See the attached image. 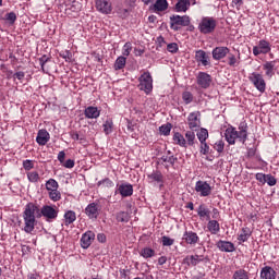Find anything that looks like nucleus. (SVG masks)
<instances>
[{
  "instance_id": "f257e3e1",
  "label": "nucleus",
  "mask_w": 279,
  "mask_h": 279,
  "mask_svg": "<svg viewBox=\"0 0 279 279\" xmlns=\"http://www.w3.org/2000/svg\"><path fill=\"white\" fill-rule=\"evenodd\" d=\"M40 217H45L46 221H53L54 219H58V210L49 205H45L40 208V206L34 203H28L25 206L23 211V230L26 234H32L36 228V219H40Z\"/></svg>"
},
{
  "instance_id": "f03ea898",
  "label": "nucleus",
  "mask_w": 279,
  "mask_h": 279,
  "mask_svg": "<svg viewBox=\"0 0 279 279\" xmlns=\"http://www.w3.org/2000/svg\"><path fill=\"white\" fill-rule=\"evenodd\" d=\"M229 126L225 131V138L229 145H236V138L242 145L247 142V123L241 122L238 128Z\"/></svg>"
},
{
  "instance_id": "7ed1b4c3",
  "label": "nucleus",
  "mask_w": 279,
  "mask_h": 279,
  "mask_svg": "<svg viewBox=\"0 0 279 279\" xmlns=\"http://www.w3.org/2000/svg\"><path fill=\"white\" fill-rule=\"evenodd\" d=\"M172 141L174 145L183 147L184 149L189 147H195L197 138L195 137V132L186 131L185 135H182L180 132H174L172 135Z\"/></svg>"
},
{
  "instance_id": "20e7f679",
  "label": "nucleus",
  "mask_w": 279,
  "mask_h": 279,
  "mask_svg": "<svg viewBox=\"0 0 279 279\" xmlns=\"http://www.w3.org/2000/svg\"><path fill=\"white\" fill-rule=\"evenodd\" d=\"M217 29V19L213 16H204L198 23L201 34H213Z\"/></svg>"
},
{
  "instance_id": "39448f33",
  "label": "nucleus",
  "mask_w": 279,
  "mask_h": 279,
  "mask_svg": "<svg viewBox=\"0 0 279 279\" xmlns=\"http://www.w3.org/2000/svg\"><path fill=\"white\" fill-rule=\"evenodd\" d=\"M191 25V16L189 15H172L170 16V29L173 32H180L182 27H189Z\"/></svg>"
},
{
  "instance_id": "423d86ee",
  "label": "nucleus",
  "mask_w": 279,
  "mask_h": 279,
  "mask_svg": "<svg viewBox=\"0 0 279 279\" xmlns=\"http://www.w3.org/2000/svg\"><path fill=\"white\" fill-rule=\"evenodd\" d=\"M248 81L253 84L256 90H258V93H265V90H267V82H265L263 74L253 72L250 74Z\"/></svg>"
},
{
  "instance_id": "0eeeda50",
  "label": "nucleus",
  "mask_w": 279,
  "mask_h": 279,
  "mask_svg": "<svg viewBox=\"0 0 279 279\" xmlns=\"http://www.w3.org/2000/svg\"><path fill=\"white\" fill-rule=\"evenodd\" d=\"M267 53H271V43L267 39L259 40L258 45L253 47V56H267Z\"/></svg>"
},
{
  "instance_id": "6e6552de",
  "label": "nucleus",
  "mask_w": 279,
  "mask_h": 279,
  "mask_svg": "<svg viewBox=\"0 0 279 279\" xmlns=\"http://www.w3.org/2000/svg\"><path fill=\"white\" fill-rule=\"evenodd\" d=\"M141 90L149 95L154 90V78L149 72H144L141 75Z\"/></svg>"
},
{
  "instance_id": "1a4fd4ad",
  "label": "nucleus",
  "mask_w": 279,
  "mask_h": 279,
  "mask_svg": "<svg viewBox=\"0 0 279 279\" xmlns=\"http://www.w3.org/2000/svg\"><path fill=\"white\" fill-rule=\"evenodd\" d=\"M202 113L199 111H193L187 117V125L190 128V132H197L202 126V120L199 119Z\"/></svg>"
},
{
  "instance_id": "9d476101",
  "label": "nucleus",
  "mask_w": 279,
  "mask_h": 279,
  "mask_svg": "<svg viewBox=\"0 0 279 279\" xmlns=\"http://www.w3.org/2000/svg\"><path fill=\"white\" fill-rule=\"evenodd\" d=\"M208 260V257L204 255H187L184 259L183 263L184 265H187V267H197L199 263H204Z\"/></svg>"
},
{
  "instance_id": "9b49d317",
  "label": "nucleus",
  "mask_w": 279,
  "mask_h": 279,
  "mask_svg": "<svg viewBox=\"0 0 279 279\" xmlns=\"http://www.w3.org/2000/svg\"><path fill=\"white\" fill-rule=\"evenodd\" d=\"M196 193H199L201 197H208L213 193V187L206 181H197L195 185Z\"/></svg>"
},
{
  "instance_id": "f8f14e48",
  "label": "nucleus",
  "mask_w": 279,
  "mask_h": 279,
  "mask_svg": "<svg viewBox=\"0 0 279 279\" xmlns=\"http://www.w3.org/2000/svg\"><path fill=\"white\" fill-rule=\"evenodd\" d=\"M230 54V48L226 46H218L213 49L211 56L213 60L219 61L223 60V58H227Z\"/></svg>"
},
{
  "instance_id": "ddd939ff",
  "label": "nucleus",
  "mask_w": 279,
  "mask_h": 279,
  "mask_svg": "<svg viewBox=\"0 0 279 279\" xmlns=\"http://www.w3.org/2000/svg\"><path fill=\"white\" fill-rule=\"evenodd\" d=\"M196 82L201 88H210L213 76L206 72H199L196 76Z\"/></svg>"
},
{
  "instance_id": "4468645a",
  "label": "nucleus",
  "mask_w": 279,
  "mask_h": 279,
  "mask_svg": "<svg viewBox=\"0 0 279 279\" xmlns=\"http://www.w3.org/2000/svg\"><path fill=\"white\" fill-rule=\"evenodd\" d=\"M195 60L198 64H202V66H210V56L204 50L195 51Z\"/></svg>"
},
{
  "instance_id": "2eb2a0df",
  "label": "nucleus",
  "mask_w": 279,
  "mask_h": 279,
  "mask_svg": "<svg viewBox=\"0 0 279 279\" xmlns=\"http://www.w3.org/2000/svg\"><path fill=\"white\" fill-rule=\"evenodd\" d=\"M99 205L97 203H90L85 208V215L88 217V219H97L99 217Z\"/></svg>"
},
{
  "instance_id": "dca6fc26",
  "label": "nucleus",
  "mask_w": 279,
  "mask_h": 279,
  "mask_svg": "<svg viewBox=\"0 0 279 279\" xmlns=\"http://www.w3.org/2000/svg\"><path fill=\"white\" fill-rule=\"evenodd\" d=\"M93 241H95V233L93 231H87L81 238V246L83 250H88V247L93 245Z\"/></svg>"
},
{
  "instance_id": "f3484780",
  "label": "nucleus",
  "mask_w": 279,
  "mask_h": 279,
  "mask_svg": "<svg viewBox=\"0 0 279 279\" xmlns=\"http://www.w3.org/2000/svg\"><path fill=\"white\" fill-rule=\"evenodd\" d=\"M182 240L185 241L187 245H197V243H199V235L193 231H185Z\"/></svg>"
},
{
  "instance_id": "a211bd4d",
  "label": "nucleus",
  "mask_w": 279,
  "mask_h": 279,
  "mask_svg": "<svg viewBox=\"0 0 279 279\" xmlns=\"http://www.w3.org/2000/svg\"><path fill=\"white\" fill-rule=\"evenodd\" d=\"M96 9L102 14H110L112 12V4L109 0H97Z\"/></svg>"
},
{
  "instance_id": "6ab92c4d",
  "label": "nucleus",
  "mask_w": 279,
  "mask_h": 279,
  "mask_svg": "<svg viewBox=\"0 0 279 279\" xmlns=\"http://www.w3.org/2000/svg\"><path fill=\"white\" fill-rule=\"evenodd\" d=\"M49 141H51V135L47 132V130H39L37 133L36 143H38L41 147H45Z\"/></svg>"
},
{
  "instance_id": "aec40b11",
  "label": "nucleus",
  "mask_w": 279,
  "mask_h": 279,
  "mask_svg": "<svg viewBox=\"0 0 279 279\" xmlns=\"http://www.w3.org/2000/svg\"><path fill=\"white\" fill-rule=\"evenodd\" d=\"M216 247H218V250L220 252H234V250H236L234 247V243L230 242V241H223V240H219L217 243H216Z\"/></svg>"
},
{
  "instance_id": "412c9836",
  "label": "nucleus",
  "mask_w": 279,
  "mask_h": 279,
  "mask_svg": "<svg viewBox=\"0 0 279 279\" xmlns=\"http://www.w3.org/2000/svg\"><path fill=\"white\" fill-rule=\"evenodd\" d=\"M84 114L86 119H99L101 111L97 107L89 106L85 108Z\"/></svg>"
},
{
  "instance_id": "4be33fe9",
  "label": "nucleus",
  "mask_w": 279,
  "mask_h": 279,
  "mask_svg": "<svg viewBox=\"0 0 279 279\" xmlns=\"http://www.w3.org/2000/svg\"><path fill=\"white\" fill-rule=\"evenodd\" d=\"M197 215L199 219H206V221H210V209H208V207L205 204L198 206Z\"/></svg>"
},
{
  "instance_id": "5701e85b",
  "label": "nucleus",
  "mask_w": 279,
  "mask_h": 279,
  "mask_svg": "<svg viewBox=\"0 0 279 279\" xmlns=\"http://www.w3.org/2000/svg\"><path fill=\"white\" fill-rule=\"evenodd\" d=\"M191 8V0H178L174 5L175 12H186Z\"/></svg>"
},
{
  "instance_id": "b1692460",
  "label": "nucleus",
  "mask_w": 279,
  "mask_h": 279,
  "mask_svg": "<svg viewBox=\"0 0 279 279\" xmlns=\"http://www.w3.org/2000/svg\"><path fill=\"white\" fill-rule=\"evenodd\" d=\"M262 279H276V270L270 266H265L260 271Z\"/></svg>"
},
{
  "instance_id": "393cba45",
  "label": "nucleus",
  "mask_w": 279,
  "mask_h": 279,
  "mask_svg": "<svg viewBox=\"0 0 279 279\" xmlns=\"http://www.w3.org/2000/svg\"><path fill=\"white\" fill-rule=\"evenodd\" d=\"M207 230L210 232V234H219L221 230L219 221L209 219L207 222Z\"/></svg>"
},
{
  "instance_id": "a878e982",
  "label": "nucleus",
  "mask_w": 279,
  "mask_h": 279,
  "mask_svg": "<svg viewBox=\"0 0 279 279\" xmlns=\"http://www.w3.org/2000/svg\"><path fill=\"white\" fill-rule=\"evenodd\" d=\"M250 236H252V229H250V227H244L238 235V241H240V243H245L250 240Z\"/></svg>"
},
{
  "instance_id": "bb28decb",
  "label": "nucleus",
  "mask_w": 279,
  "mask_h": 279,
  "mask_svg": "<svg viewBox=\"0 0 279 279\" xmlns=\"http://www.w3.org/2000/svg\"><path fill=\"white\" fill-rule=\"evenodd\" d=\"M263 69L265 72L266 77L271 78L272 75H276V72L274 69H276V61H267L264 65Z\"/></svg>"
},
{
  "instance_id": "cd10ccee",
  "label": "nucleus",
  "mask_w": 279,
  "mask_h": 279,
  "mask_svg": "<svg viewBox=\"0 0 279 279\" xmlns=\"http://www.w3.org/2000/svg\"><path fill=\"white\" fill-rule=\"evenodd\" d=\"M153 8L154 12H166V10H169V2L167 0H156Z\"/></svg>"
},
{
  "instance_id": "c85d7f7f",
  "label": "nucleus",
  "mask_w": 279,
  "mask_h": 279,
  "mask_svg": "<svg viewBox=\"0 0 279 279\" xmlns=\"http://www.w3.org/2000/svg\"><path fill=\"white\" fill-rule=\"evenodd\" d=\"M125 64H128V58L120 56L117 58L113 69L114 71H121L122 69H125Z\"/></svg>"
},
{
  "instance_id": "c756f323",
  "label": "nucleus",
  "mask_w": 279,
  "mask_h": 279,
  "mask_svg": "<svg viewBox=\"0 0 279 279\" xmlns=\"http://www.w3.org/2000/svg\"><path fill=\"white\" fill-rule=\"evenodd\" d=\"M104 133L108 136V134H112V130H114V122L112 119H107L102 124Z\"/></svg>"
},
{
  "instance_id": "7c9ffc66",
  "label": "nucleus",
  "mask_w": 279,
  "mask_h": 279,
  "mask_svg": "<svg viewBox=\"0 0 279 279\" xmlns=\"http://www.w3.org/2000/svg\"><path fill=\"white\" fill-rule=\"evenodd\" d=\"M119 192L122 195V197H130L134 190L132 189V185H120Z\"/></svg>"
},
{
  "instance_id": "2f4dec72",
  "label": "nucleus",
  "mask_w": 279,
  "mask_h": 279,
  "mask_svg": "<svg viewBox=\"0 0 279 279\" xmlns=\"http://www.w3.org/2000/svg\"><path fill=\"white\" fill-rule=\"evenodd\" d=\"M232 279H250V275L245 269H239L233 272Z\"/></svg>"
},
{
  "instance_id": "473e14b6",
  "label": "nucleus",
  "mask_w": 279,
  "mask_h": 279,
  "mask_svg": "<svg viewBox=\"0 0 279 279\" xmlns=\"http://www.w3.org/2000/svg\"><path fill=\"white\" fill-rule=\"evenodd\" d=\"M65 223L68 226H71L77 219V216H75V211L69 210L64 214Z\"/></svg>"
},
{
  "instance_id": "72a5a7b5",
  "label": "nucleus",
  "mask_w": 279,
  "mask_h": 279,
  "mask_svg": "<svg viewBox=\"0 0 279 279\" xmlns=\"http://www.w3.org/2000/svg\"><path fill=\"white\" fill-rule=\"evenodd\" d=\"M196 136H197L199 143H206V141H208V130L202 128L199 130V132H197Z\"/></svg>"
},
{
  "instance_id": "f704fd0d",
  "label": "nucleus",
  "mask_w": 279,
  "mask_h": 279,
  "mask_svg": "<svg viewBox=\"0 0 279 279\" xmlns=\"http://www.w3.org/2000/svg\"><path fill=\"white\" fill-rule=\"evenodd\" d=\"M117 221L121 223H128L130 221V214L128 211H119L117 214Z\"/></svg>"
},
{
  "instance_id": "c9c22d12",
  "label": "nucleus",
  "mask_w": 279,
  "mask_h": 279,
  "mask_svg": "<svg viewBox=\"0 0 279 279\" xmlns=\"http://www.w3.org/2000/svg\"><path fill=\"white\" fill-rule=\"evenodd\" d=\"M213 148L219 154H223V149H226V142L223 140L217 141L214 145Z\"/></svg>"
},
{
  "instance_id": "e433bc0d",
  "label": "nucleus",
  "mask_w": 279,
  "mask_h": 279,
  "mask_svg": "<svg viewBox=\"0 0 279 279\" xmlns=\"http://www.w3.org/2000/svg\"><path fill=\"white\" fill-rule=\"evenodd\" d=\"M38 60H39V64H40V68H41L43 73H49V72L45 69V64H47V62H50V61H51V58H49V56H47V54H44V56H41Z\"/></svg>"
},
{
  "instance_id": "4c0bfd02",
  "label": "nucleus",
  "mask_w": 279,
  "mask_h": 279,
  "mask_svg": "<svg viewBox=\"0 0 279 279\" xmlns=\"http://www.w3.org/2000/svg\"><path fill=\"white\" fill-rule=\"evenodd\" d=\"M49 198L52 202H60V199L62 198V194H60V191H58V190H50L49 191Z\"/></svg>"
},
{
  "instance_id": "58836bf2",
  "label": "nucleus",
  "mask_w": 279,
  "mask_h": 279,
  "mask_svg": "<svg viewBox=\"0 0 279 279\" xmlns=\"http://www.w3.org/2000/svg\"><path fill=\"white\" fill-rule=\"evenodd\" d=\"M171 128H173V126L171 125V123L162 124V125L159 128V132H160V134H162L163 136H169V134H171Z\"/></svg>"
},
{
  "instance_id": "ea45409f",
  "label": "nucleus",
  "mask_w": 279,
  "mask_h": 279,
  "mask_svg": "<svg viewBox=\"0 0 279 279\" xmlns=\"http://www.w3.org/2000/svg\"><path fill=\"white\" fill-rule=\"evenodd\" d=\"M46 189H47V191H56V190H58V181H56L54 179H49L46 182Z\"/></svg>"
},
{
  "instance_id": "a19ab883",
  "label": "nucleus",
  "mask_w": 279,
  "mask_h": 279,
  "mask_svg": "<svg viewBox=\"0 0 279 279\" xmlns=\"http://www.w3.org/2000/svg\"><path fill=\"white\" fill-rule=\"evenodd\" d=\"M199 153H201L203 156H208V154H210V146H208V143H206V142H201Z\"/></svg>"
},
{
  "instance_id": "79ce46f5",
  "label": "nucleus",
  "mask_w": 279,
  "mask_h": 279,
  "mask_svg": "<svg viewBox=\"0 0 279 279\" xmlns=\"http://www.w3.org/2000/svg\"><path fill=\"white\" fill-rule=\"evenodd\" d=\"M143 258H153V256H156V251L149 247H145L142 251Z\"/></svg>"
},
{
  "instance_id": "37998d69",
  "label": "nucleus",
  "mask_w": 279,
  "mask_h": 279,
  "mask_svg": "<svg viewBox=\"0 0 279 279\" xmlns=\"http://www.w3.org/2000/svg\"><path fill=\"white\" fill-rule=\"evenodd\" d=\"M182 99L186 106L193 102V94L191 92H183Z\"/></svg>"
},
{
  "instance_id": "c03bdc74",
  "label": "nucleus",
  "mask_w": 279,
  "mask_h": 279,
  "mask_svg": "<svg viewBox=\"0 0 279 279\" xmlns=\"http://www.w3.org/2000/svg\"><path fill=\"white\" fill-rule=\"evenodd\" d=\"M161 243H162L163 247H171V245H173V243H175V240H173L167 235H163L161 238Z\"/></svg>"
},
{
  "instance_id": "a18cd8bd",
  "label": "nucleus",
  "mask_w": 279,
  "mask_h": 279,
  "mask_svg": "<svg viewBox=\"0 0 279 279\" xmlns=\"http://www.w3.org/2000/svg\"><path fill=\"white\" fill-rule=\"evenodd\" d=\"M131 52H132V44L126 43L122 48V57L128 58V56H130Z\"/></svg>"
},
{
  "instance_id": "49530a36",
  "label": "nucleus",
  "mask_w": 279,
  "mask_h": 279,
  "mask_svg": "<svg viewBox=\"0 0 279 279\" xmlns=\"http://www.w3.org/2000/svg\"><path fill=\"white\" fill-rule=\"evenodd\" d=\"M167 51H169V53H178V51H180V47L177 43H171L167 45Z\"/></svg>"
},
{
  "instance_id": "de8ad7c7",
  "label": "nucleus",
  "mask_w": 279,
  "mask_h": 279,
  "mask_svg": "<svg viewBox=\"0 0 279 279\" xmlns=\"http://www.w3.org/2000/svg\"><path fill=\"white\" fill-rule=\"evenodd\" d=\"M5 21H8L10 25H14V23H16V13L14 12L7 13Z\"/></svg>"
},
{
  "instance_id": "09e8293b",
  "label": "nucleus",
  "mask_w": 279,
  "mask_h": 279,
  "mask_svg": "<svg viewBox=\"0 0 279 279\" xmlns=\"http://www.w3.org/2000/svg\"><path fill=\"white\" fill-rule=\"evenodd\" d=\"M151 182H155V185L161 187L162 186V175H150L149 177Z\"/></svg>"
},
{
  "instance_id": "8fccbe9b",
  "label": "nucleus",
  "mask_w": 279,
  "mask_h": 279,
  "mask_svg": "<svg viewBox=\"0 0 279 279\" xmlns=\"http://www.w3.org/2000/svg\"><path fill=\"white\" fill-rule=\"evenodd\" d=\"M228 64L229 66H235L236 64H239V60H236V56L230 53L228 56Z\"/></svg>"
},
{
  "instance_id": "3c124183",
  "label": "nucleus",
  "mask_w": 279,
  "mask_h": 279,
  "mask_svg": "<svg viewBox=\"0 0 279 279\" xmlns=\"http://www.w3.org/2000/svg\"><path fill=\"white\" fill-rule=\"evenodd\" d=\"M23 167L25 171H32V169H34V160H29V159L24 160Z\"/></svg>"
},
{
  "instance_id": "603ef678",
  "label": "nucleus",
  "mask_w": 279,
  "mask_h": 279,
  "mask_svg": "<svg viewBox=\"0 0 279 279\" xmlns=\"http://www.w3.org/2000/svg\"><path fill=\"white\" fill-rule=\"evenodd\" d=\"M161 160H163V162H169L170 165H174L175 163V157H173V155L170 156H163L161 157Z\"/></svg>"
},
{
  "instance_id": "864d4df0",
  "label": "nucleus",
  "mask_w": 279,
  "mask_h": 279,
  "mask_svg": "<svg viewBox=\"0 0 279 279\" xmlns=\"http://www.w3.org/2000/svg\"><path fill=\"white\" fill-rule=\"evenodd\" d=\"M266 182L268 186H276V178L272 175H266Z\"/></svg>"
},
{
  "instance_id": "5fc2aeb1",
  "label": "nucleus",
  "mask_w": 279,
  "mask_h": 279,
  "mask_svg": "<svg viewBox=\"0 0 279 279\" xmlns=\"http://www.w3.org/2000/svg\"><path fill=\"white\" fill-rule=\"evenodd\" d=\"M62 165L65 169H73V167H75V161L73 159H68Z\"/></svg>"
},
{
  "instance_id": "6e6d98bb",
  "label": "nucleus",
  "mask_w": 279,
  "mask_h": 279,
  "mask_svg": "<svg viewBox=\"0 0 279 279\" xmlns=\"http://www.w3.org/2000/svg\"><path fill=\"white\" fill-rule=\"evenodd\" d=\"M112 186V181L110 179L106 178L102 181L98 182V186Z\"/></svg>"
},
{
  "instance_id": "4d7b16f0",
  "label": "nucleus",
  "mask_w": 279,
  "mask_h": 279,
  "mask_svg": "<svg viewBox=\"0 0 279 279\" xmlns=\"http://www.w3.org/2000/svg\"><path fill=\"white\" fill-rule=\"evenodd\" d=\"M64 158H66V153H64V150L59 151L58 160L61 165H64Z\"/></svg>"
},
{
  "instance_id": "13d9d810",
  "label": "nucleus",
  "mask_w": 279,
  "mask_h": 279,
  "mask_svg": "<svg viewBox=\"0 0 279 279\" xmlns=\"http://www.w3.org/2000/svg\"><path fill=\"white\" fill-rule=\"evenodd\" d=\"M14 77H16V80H19L20 82H22V80H25V72H23V71L16 72V73L14 74Z\"/></svg>"
},
{
  "instance_id": "bf43d9fd",
  "label": "nucleus",
  "mask_w": 279,
  "mask_h": 279,
  "mask_svg": "<svg viewBox=\"0 0 279 279\" xmlns=\"http://www.w3.org/2000/svg\"><path fill=\"white\" fill-rule=\"evenodd\" d=\"M254 156H256V148H248L247 158H254Z\"/></svg>"
},
{
  "instance_id": "052dcab7",
  "label": "nucleus",
  "mask_w": 279,
  "mask_h": 279,
  "mask_svg": "<svg viewBox=\"0 0 279 279\" xmlns=\"http://www.w3.org/2000/svg\"><path fill=\"white\" fill-rule=\"evenodd\" d=\"M256 180L260 182V184L267 183V175H256Z\"/></svg>"
},
{
  "instance_id": "680f3d73",
  "label": "nucleus",
  "mask_w": 279,
  "mask_h": 279,
  "mask_svg": "<svg viewBox=\"0 0 279 279\" xmlns=\"http://www.w3.org/2000/svg\"><path fill=\"white\" fill-rule=\"evenodd\" d=\"M97 241H98L99 243H106V234H104V233H98V234H97Z\"/></svg>"
},
{
  "instance_id": "e2e57ef3",
  "label": "nucleus",
  "mask_w": 279,
  "mask_h": 279,
  "mask_svg": "<svg viewBox=\"0 0 279 279\" xmlns=\"http://www.w3.org/2000/svg\"><path fill=\"white\" fill-rule=\"evenodd\" d=\"M70 136L73 141H80V134L76 131L70 132Z\"/></svg>"
},
{
  "instance_id": "0e129e2a",
  "label": "nucleus",
  "mask_w": 279,
  "mask_h": 279,
  "mask_svg": "<svg viewBox=\"0 0 279 279\" xmlns=\"http://www.w3.org/2000/svg\"><path fill=\"white\" fill-rule=\"evenodd\" d=\"M211 218H213L215 221H217V219H219V209H217V208H214V209H213V216H211Z\"/></svg>"
},
{
  "instance_id": "69168bd1",
  "label": "nucleus",
  "mask_w": 279,
  "mask_h": 279,
  "mask_svg": "<svg viewBox=\"0 0 279 279\" xmlns=\"http://www.w3.org/2000/svg\"><path fill=\"white\" fill-rule=\"evenodd\" d=\"M27 178H28L29 182H37L39 180L38 175H28Z\"/></svg>"
},
{
  "instance_id": "338daca9",
  "label": "nucleus",
  "mask_w": 279,
  "mask_h": 279,
  "mask_svg": "<svg viewBox=\"0 0 279 279\" xmlns=\"http://www.w3.org/2000/svg\"><path fill=\"white\" fill-rule=\"evenodd\" d=\"M165 263H167V257L166 256H161L158 258V265H165Z\"/></svg>"
},
{
  "instance_id": "774afa93",
  "label": "nucleus",
  "mask_w": 279,
  "mask_h": 279,
  "mask_svg": "<svg viewBox=\"0 0 279 279\" xmlns=\"http://www.w3.org/2000/svg\"><path fill=\"white\" fill-rule=\"evenodd\" d=\"M232 3H234L236 8H241V5H243V0H232Z\"/></svg>"
}]
</instances>
